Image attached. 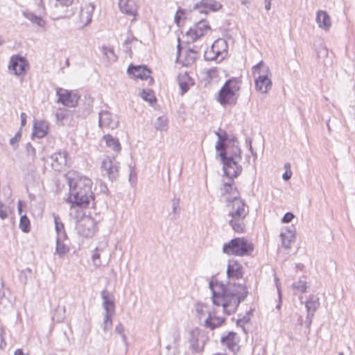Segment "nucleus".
Instances as JSON below:
<instances>
[{
  "mask_svg": "<svg viewBox=\"0 0 355 355\" xmlns=\"http://www.w3.org/2000/svg\"><path fill=\"white\" fill-rule=\"evenodd\" d=\"M280 237L282 239V245L285 248L289 249L291 246V243L294 242V234L291 232L287 230V232H281Z\"/></svg>",
  "mask_w": 355,
  "mask_h": 355,
  "instance_id": "nucleus-33",
  "label": "nucleus"
},
{
  "mask_svg": "<svg viewBox=\"0 0 355 355\" xmlns=\"http://www.w3.org/2000/svg\"><path fill=\"white\" fill-rule=\"evenodd\" d=\"M101 295V298L103 300V306L105 310V312L114 313V309H115L114 302L113 300L110 299L107 291L106 289H104L103 291H102Z\"/></svg>",
  "mask_w": 355,
  "mask_h": 355,
  "instance_id": "nucleus-30",
  "label": "nucleus"
},
{
  "mask_svg": "<svg viewBox=\"0 0 355 355\" xmlns=\"http://www.w3.org/2000/svg\"><path fill=\"white\" fill-rule=\"evenodd\" d=\"M178 83L181 89V94L183 95L194 84L193 80L189 76L187 72L180 73L178 76Z\"/></svg>",
  "mask_w": 355,
  "mask_h": 355,
  "instance_id": "nucleus-27",
  "label": "nucleus"
},
{
  "mask_svg": "<svg viewBox=\"0 0 355 355\" xmlns=\"http://www.w3.org/2000/svg\"><path fill=\"white\" fill-rule=\"evenodd\" d=\"M306 282L303 280H299L293 284V287L295 290L300 293H304L306 291L307 285Z\"/></svg>",
  "mask_w": 355,
  "mask_h": 355,
  "instance_id": "nucleus-42",
  "label": "nucleus"
},
{
  "mask_svg": "<svg viewBox=\"0 0 355 355\" xmlns=\"http://www.w3.org/2000/svg\"><path fill=\"white\" fill-rule=\"evenodd\" d=\"M271 0H265V8L267 10L270 9Z\"/></svg>",
  "mask_w": 355,
  "mask_h": 355,
  "instance_id": "nucleus-64",
  "label": "nucleus"
},
{
  "mask_svg": "<svg viewBox=\"0 0 355 355\" xmlns=\"http://www.w3.org/2000/svg\"><path fill=\"white\" fill-rule=\"evenodd\" d=\"M98 125L102 130H114L118 127L119 120L110 112L102 110L98 113Z\"/></svg>",
  "mask_w": 355,
  "mask_h": 355,
  "instance_id": "nucleus-10",
  "label": "nucleus"
},
{
  "mask_svg": "<svg viewBox=\"0 0 355 355\" xmlns=\"http://www.w3.org/2000/svg\"><path fill=\"white\" fill-rule=\"evenodd\" d=\"M277 292H278V295H279V303L276 306V309L279 310L281 308V304H282V293H281L280 288L277 284Z\"/></svg>",
  "mask_w": 355,
  "mask_h": 355,
  "instance_id": "nucleus-58",
  "label": "nucleus"
},
{
  "mask_svg": "<svg viewBox=\"0 0 355 355\" xmlns=\"http://www.w3.org/2000/svg\"><path fill=\"white\" fill-rule=\"evenodd\" d=\"M320 306L319 297L316 295H311L306 302V309L309 317H313L314 313Z\"/></svg>",
  "mask_w": 355,
  "mask_h": 355,
  "instance_id": "nucleus-28",
  "label": "nucleus"
},
{
  "mask_svg": "<svg viewBox=\"0 0 355 355\" xmlns=\"http://www.w3.org/2000/svg\"><path fill=\"white\" fill-rule=\"evenodd\" d=\"M127 71L129 74H132L136 78L147 80L148 85H150L154 83L153 78L150 76L151 71L146 66L130 65Z\"/></svg>",
  "mask_w": 355,
  "mask_h": 355,
  "instance_id": "nucleus-13",
  "label": "nucleus"
},
{
  "mask_svg": "<svg viewBox=\"0 0 355 355\" xmlns=\"http://www.w3.org/2000/svg\"><path fill=\"white\" fill-rule=\"evenodd\" d=\"M59 2L60 5L62 6L69 7L72 6L74 3H78V0H56Z\"/></svg>",
  "mask_w": 355,
  "mask_h": 355,
  "instance_id": "nucleus-54",
  "label": "nucleus"
},
{
  "mask_svg": "<svg viewBox=\"0 0 355 355\" xmlns=\"http://www.w3.org/2000/svg\"><path fill=\"white\" fill-rule=\"evenodd\" d=\"M78 232L84 237H92L96 232V223L91 217L83 218L78 225Z\"/></svg>",
  "mask_w": 355,
  "mask_h": 355,
  "instance_id": "nucleus-17",
  "label": "nucleus"
},
{
  "mask_svg": "<svg viewBox=\"0 0 355 355\" xmlns=\"http://www.w3.org/2000/svg\"><path fill=\"white\" fill-rule=\"evenodd\" d=\"M155 128L160 131H166L168 128V119L164 116H159L154 124Z\"/></svg>",
  "mask_w": 355,
  "mask_h": 355,
  "instance_id": "nucleus-36",
  "label": "nucleus"
},
{
  "mask_svg": "<svg viewBox=\"0 0 355 355\" xmlns=\"http://www.w3.org/2000/svg\"><path fill=\"white\" fill-rule=\"evenodd\" d=\"M216 68L211 69L208 71V74L210 77H213L216 76Z\"/></svg>",
  "mask_w": 355,
  "mask_h": 355,
  "instance_id": "nucleus-62",
  "label": "nucleus"
},
{
  "mask_svg": "<svg viewBox=\"0 0 355 355\" xmlns=\"http://www.w3.org/2000/svg\"><path fill=\"white\" fill-rule=\"evenodd\" d=\"M66 178L69 187L68 202L73 206L84 208L88 207L91 203L94 205L93 183L90 178L76 171H69Z\"/></svg>",
  "mask_w": 355,
  "mask_h": 355,
  "instance_id": "nucleus-2",
  "label": "nucleus"
},
{
  "mask_svg": "<svg viewBox=\"0 0 355 355\" xmlns=\"http://www.w3.org/2000/svg\"><path fill=\"white\" fill-rule=\"evenodd\" d=\"M92 259L95 266L98 267L101 265L100 254L98 252V249H96V250L93 252Z\"/></svg>",
  "mask_w": 355,
  "mask_h": 355,
  "instance_id": "nucleus-51",
  "label": "nucleus"
},
{
  "mask_svg": "<svg viewBox=\"0 0 355 355\" xmlns=\"http://www.w3.org/2000/svg\"><path fill=\"white\" fill-rule=\"evenodd\" d=\"M220 342L223 346L226 347L234 354L240 350V338L236 332L230 331L226 335L222 336Z\"/></svg>",
  "mask_w": 355,
  "mask_h": 355,
  "instance_id": "nucleus-14",
  "label": "nucleus"
},
{
  "mask_svg": "<svg viewBox=\"0 0 355 355\" xmlns=\"http://www.w3.org/2000/svg\"><path fill=\"white\" fill-rule=\"evenodd\" d=\"M254 250L253 245L245 238H235L223 245L224 253L236 256L249 255Z\"/></svg>",
  "mask_w": 355,
  "mask_h": 355,
  "instance_id": "nucleus-5",
  "label": "nucleus"
},
{
  "mask_svg": "<svg viewBox=\"0 0 355 355\" xmlns=\"http://www.w3.org/2000/svg\"><path fill=\"white\" fill-rule=\"evenodd\" d=\"M53 219H54V223H55V231H56L57 234L62 231H64V224L60 220V216L58 215L54 214Z\"/></svg>",
  "mask_w": 355,
  "mask_h": 355,
  "instance_id": "nucleus-46",
  "label": "nucleus"
},
{
  "mask_svg": "<svg viewBox=\"0 0 355 355\" xmlns=\"http://www.w3.org/2000/svg\"><path fill=\"white\" fill-rule=\"evenodd\" d=\"M241 80L240 78H231L228 79L221 87L218 101L223 105H235L241 89Z\"/></svg>",
  "mask_w": 355,
  "mask_h": 355,
  "instance_id": "nucleus-4",
  "label": "nucleus"
},
{
  "mask_svg": "<svg viewBox=\"0 0 355 355\" xmlns=\"http://www.w3.org/2000/svg\"><path fill=\"white\" fill-rule=\"evenodd\" d=\"M92 107H93V101L92 99L87 100L85 103V107L83 110L82 115L84 117L87 116L92 112Z\"/></svg>",
  "mask_w": 355,
  "mask_h": 355,
  "instance_id": "nucleus-45",
  "label": "nucleus"
},
{
  "mask_svg": "<svg viewBox=\"0 0 355 355\" xmlns=\"http://www.w3.org/2000/svg\"><path fill=\"white\" fill-rule=\"evenodd\" d=\"M222 163L223 164V170L225 175L230 179L236 178L242 171V167L239 165L236 159L232 157L225 155V153L220 155Z\"/></svg>",
  "mask_w": 355,
  "mask_h": 355,
  "instance_id": "nucleus-8",
  "label": "nucleus"
},
{
  "mask_svg": "<svg viewBox=\"0 0 355 355\" xmlns=\"http://www.w3.org/2000/svg\"><path fill=\"white\" fill-rule=\"evenodd\" d=\"M141 96L144 101L149 102L150 104L156 101V98L150 89H143Z\"/></svg>",
  "mask_w": 355,
  "mask_h": 355,
  "instance_id": "nucleus-40",
  "label": "nucleus"
},
{
  "mask_svg": "<svg viewBox=\"0 0 355 355\" xmlns=\"http://www.w3.org/2000/svg\"><path fill=\"white\" fill-rule=\"evenodd\" d=\"M68 111L66 109H60L55 113L56 119L62 121L67 116Z\"/></svg>",
  "mask_w": 355,
  "mask_h": 355,
  "instance_id": "nucleus-50",
  "label": "nucleus"
},
{
  "mask_svg": "<svg viewBox=\"0 0 355 355\" xmlns=\"http://www.w3.org/2000/svg\"><path fill=\"white\" fill-rule=\"evenodd\" d=\"M232 201V206L229 211L228 216L231 218L229 220V224L233 230L236 233H243L245 230V218L248 215V209L244 200L237 196H234L232 199H227Z\"/></svg>",
  "mask_w": 355,
  "mask_h": 355,
  "instance_id": "nucleus-3",
  "label": "nucleus"
},
{
  "mask_svg": "<svg viewBox=\"0 0 355 355\" xmlns=\"http://www.w3.org/2000/svg\"><path fill=\"white\" fill-rule=\"evenodd\" d=\"M94 8L95 7L92 3L85 4L81 8L79 14V19L83 26H87L92 21V14Z\"/></svg>",
  "mask_w": 355,
  "mask_h": 355,
  "instance_id": "nucleus-22",
  "label": "nucleus"
},
{
  "mask_svg": "<svg viewBox=\"0 0 355 355\" xmlns=\"http://www.w3.org/2000/svg\"><path fill=\"white\" fill-rule=\"evenodd\" d=\"M195 311L198 319L201 321L211 310L209 309L207 304L198 302L195 305Z\"/></svg>",
  "mask_w": 355,
  "mask_h": 355,
  "instance_id": "nucleus-32",
  "label": "nucleus"
},
{
  "mask_svg": "<svg viewBox=\"0 0 355 355\" xmlns=\"http://www.w3.org/2000/svg\"><path fill=\"white\" fill-rule=\"evenodd\" d=\"M172 203V213L174 214V216L172 218V220L176 219V215L180 212V200L178 198H174L171 200Z\"/></svg>",
  "mask_w": 355,
  "mask_h": 355,
  "instance_id": "nucleus-44",
  "label": "nucleus"
},
{
  "mask_svg": "<svg viewBox=\"0 0 355 355\" xmlns=\"http://www.w3.org/2000/svg\"><path fill=\"white\" fill-rule=\"evenodd\" d=\"M234 181L231 179L230 182L225 183L223 184V192L222 194H230L232 195V197L237 196V198H239V193L237 191L236 188L233 186ZM232 198L231 199H232Z\"/></svg>",
  "mask_w": 355,
  "mask_h": 355,
  "instance_id": "nucleus-35",
  "label": "nucleus"
},
{
  "mask_svg": "<svg viewBox=\"0 0 355 355\" xmlns=\"http://www.w3.org/2000/svg\"><path fill=\"white\" fill-rule=\"evenodd\" d=\"M48 125L44 121H35L33 125V136L43 138L47 134Z\"/></svg>",
  "mask_w": 355,
  "mask_h": 355,
  "instance_id": "nucleus-29",
  "label": "nucleus"
},
{
  "mask_svg": "<svg viewBox=\"0 0 355 355\" xmlns=\"http://www.w3.org/2000/svg\"><path fill=\"white\" fill-rule=\"evenodd\" d=\"M56 94L58 96V102L61 103L64 106L75 107L78 103L79 96L76 94H71L67 90L58 88L56 90Z\"/></svg>",
  "mask_w": 355,
  "mask_h": 355,
  "instance_id": "nucleus-16",
  "label": "nucleus"
},
{
  "mask_svg": "<svg viewBox=\"0 0 355 355\" xmlns=\"http://www.w3.org/2000/svg\"><path fill=\"white\" fill-rule=\"evenodd\" d=\"M14 355H29L28 354H24L21 349H17L15 350Z\"/></svg>",
  "mask_w": 355,
  "mask_h": 355,
  "instance_id": "nucleus-63",
  "label": "nucleus"
},
{
  "mask_svg": "<svg viewBox=\"0 0 355 355\" xmlns=\"http://www.w3.org/2000/svg\"><path fill=\"white\" fill-rule=\"evenodd\" d=\"M227 275L228 278H241L243 275L242 266L236 261H230L227 268Z\"/></svg>",
  "mask_w": 355,
  "mask_h": 355,
  "instance_id": "nucleus-23",
  "label": "nucleus"
},
{
  "mask_svg": "<svg viewBox=\"0 0 355 355\" xmlns=\"http://www.w3.org/2000/svg\"><path fill=\"white\" fill-rule=\"evenodd\" d=\"M119 7L121 12L132 17H135L137 7L133 0H119Z\"/></svg>",
  "mask_w": 355,
  "mask_h": 355,
  "instance_id": "nucleus-24",
  "label": "nucleus"
},
{
  "mask_svg": "<svg viewBox=\"0 0 355 355\" xmlns=\"http://www.w3.org/2000/svg\"><path fill=\"white\" fill-rule=\"evenodd\" d=\"M26 113L24 112H21V114H20V118H21V126L23 127L26 125Z\"/></svg>",
  "mask_w": 355,
  "mask_h": 355,
  "instance_id": "nucleus-60",
  "label": "nucleus"
},
{
  "mask_svg": "<svg viewBox=\"0 0 355 355\" xmlns=\"http://www.w3.org/2000/svg\"><path fill=\"white\" fill-rule=\"evenodd\" d=\"M269 69L263 61L259 62L252 67L254 76L258 75L255 78V88L262 94H266L272 88V81L268 76Z\"/></svg>",
  "mask_w": 355,
  "mask_h": 355,
  "instance_id": "nucleus-6",
  "label": "nucleus"
},
{
  "mask_svg": "<svg viewBox=\"0 0 355 355\" xmlns=\"http://www.w3.org/2000/svg\"><path fill=\"white\" fill-rule=\"evenodd\" d=\"M29 64L25 58L16 55L10 58L9 69L14 71L17 76L24 73L28 69Z\"/></svg>",
  "mask_w": 355,
  "mask_h": 355,
  "instance_id": "nucleus-15",
  "label": "nucleus"
},
{
  "mask_svg": "<svg viewBox=\"0 0 355 355\" xmlns=\"http://www.w3.org/2000/svg\"><path fill=\"white\" fill-rule=\"evenodd\" d=\"M115 331L119 334H121L122 340L125 342L126 341V336L124 334V327L121 323L118 324L115 327Z\"/></svg>",
  "mask_w": 355,
  "mask_h": 355,
  "instance_id": "nucleus-53",
  "label": "nucleus"
},
{
  "mask_svg": "<svg viewBox=\"0 0 355 355\" xmlns=\"http://www.w3.org/2000/svg\"><path fill=\"white\" fill-rule=\"evenodd\" d=\"M225 320V318L217 316L216 311L214 309L209 313V315L204 320L202 325L213 330L223 324Z\"/></svg>",
  "mask_w": 355,
  "mask_h": 355,
  "instance_id": "nucleus-21",
  "label": "nucleus"
},
{
  "mask_svg": "<svg viewBox=\"0 0 355 355\" xmlns=\"http://www.w3.org/2000/svg\"><path fill=\"white\" fill-rule=\"evenodd\" d=\"M102 52L109 61H116V56L112 48L103 46Z\"/></svg>",
  "mask_w": 355,
  "mask_h": 355,
  "instance_id": "nucleus-41",
  "label": "nucleus"
},
{
  "mask_svg": "<svg viewBox=\"0 0 355 355\" xmlns=\"http://www.w3.org/2000/svg\"><path fill=\"white\" fill-rule=\"evenodd\" d=\"M209 287L212 293V302L216 306H222L223 312L231 315L236 312L241 302L245 300L248 292L245 285L229 283L224 286L216 280H211Z\"/></svg>",
  "mask_w": 355,
  "mask_h": 355,
  "instance_id": "nucleus-1",
  "label": "nucleus"
},
{
  "mask_svg": "<svg viewBox=\"0 0 355 355\" xmlns=\"http://www.w3.org/2000/svg\"><path fill=\"white\" fill-rule=\"evenodd\" d=\"M221 8V4L214 0H200L195 4L193 8L201 13L209 11H217Z\"/></svg>",
  "mask_w": 355,
  "mask_h": 355,
  "instance_id": "nucleus-19",
  "label": "nucleus"
},
{
  "mask_svg": "<svg viewBox=\"0 0 355 355\" xmlns=\"http://www.w3.org/2000/svg\"><path fill=\"white\" fill-rule=\"evenodd\" d=\"M8 216L7 211L5 208V205L0 200V218L3 220L6 218Z\"/></svg>",
  "mask_w": 355,
  "mask_h": 355,
  "instance_id": "nucleus-55",
  "label": "nucleus"
},
{
  "mask_svg": "<svg viewBox=\"0 0 355 355\" xmlns=\"http://www.w3.org/2000/svg\"><path fill=\"white\" fill-rule=\"evenodd\" d=\"M177 61H180L183 66L188 67L192 65L197 58L198 51L194 48H189L184 55L183 58H180V44H178Z\"/></svg>",
  "mask_w": 355,
  "mask_h": 355,
  "instance_id": "nucleus-20",
  "label": "nucleus"
},
{
  "mask_svg": "<svg viewBox=\"0 0 355 355\" xmlns=\"http://www.w3.org/2000/svg\"><path fill=\"white\" fill-rule=\"evenodd\" d=\"M21 130H19L15 136L10 139V144L13 147V148L15 150L18 147V142L21 139Z\"/></svg>",
  "mask_w": 355,
  "mask_h": 355,
  "instance_id": "nucleus-47",
  "label": "nucleus"
},
{
  "mask_svg": "<svg viewBox=\"0 0 355 355\" xmlns=\"http://www.w3.org/2000/svg\"><path fill=\"white\" fill-rule=\"evenodd\" d=\"M56 253L61 257L69 251V246L64 242H56Z\"/></svg>",
  "mask_w": 355,
  "mask_h": 355,
  "instance_id": "nucleus-37",
  "label": "nucleus"
},
{
  "mask_svg": "<svg viewBox=\"0 0 355 355\" xmlns=\"http://www.w3.org/2000/svg\"><path fill=\"white\" fill-rule=\"evenodd\" d=\"M315 21L319 28L327 31L331 26L330 16L324 10H318L316 13Z\"/></svg>",
  "mask_w": 355,
  "mask_h": 355,
  "instance_id": "nucleus-25",
  "label": "nucleus"
},
{
  "mask_svg": "<svg viewBox=\"0 0 355 355\" xmlns=\"http://www.w3.org/2000/svg\"><path fill=\"white\" fill-rule=\"evenodd\" d=\"M292 175V172L291 170H286L285 173L282 175L283 180L287 181L291 179Z\"/></svg>",
  "mask_w": 355,
  "mask_h": 355,
  "instance_id": "nucleus-59",
  "label": "nucleus"
},
{
  "mask_svg": "<svg viewBox=\"0 0 355 355\" xmlns=\"http://www.w3.org/2000/svg\"><path fill=\"white\" fill-rule=\"evenodd\" d=\"M26 150L28 156L31 157L32 160H34L36 157V152L35 148L32 146L31 143L26 144Z\"/></svg>",
  "mask_w": 355,
  "mask_h": 355,
  "instance_id": "nucleus-49",
  "label": "nucleus"
},
{
  "mask_svg": "<svg viewBox=\"0 0 355 355\" xmlns=\"http://www.w3.org/2000/svg\"><path fill=\"white\" fill-rule=\"evenodd\" d=\"M189 342L190 348L193 352H200L205 346L204 333L198 328H195L189 331Z\"/></svg>",
  "mask_w": 355,
  "mask_h": 355,
  "instance_id": "nucleus-9",
  "label": "nucleus"
},
{
  "mask_svg": "<svg viewBox=\"0 0 355 355\" xmlns=\"http://www.w3.org/2000/svg\"><path fill=\"white\" fill-rule=\"evenodd\" d=\"M250 320V318L246 316H243L242 318H240L237 320V324H239L240 323H247Z\"/></svg>",
  "mask_w": 355,
  "mask_h": 355,
  "instance_id": "nucleus-61",
  "label": "nucleus"
},
{
  "mask_svg": "<svg viewBox=\"0 0 355 355\" xmlns=\"http://www.w3.org/2000/svg\"><path fill=\"white\" fill-rule=\"evenodd\" d=\"M101 168L103 175H107L112 182L116 180L119 177V163L110 158L103 159L101 164Z\"/></svg>",
  "mask_w": 355,
  "mask_h": 355,
  "instance_id": "nucleus-12",
  "label": "nucleus"
},
{
  "mask_svg": "<svg viewBox=\"0 0 355 355\" xmlns=\"http://www.w3.org/2000/svg\"><path fill=\"white\" fill-rule=\"evenodd\" d=\"M216 135L218 137V141H221V142L227 143L230 140L227 139V134L225 131L222 130L221 132H216Z\"/></svg>",
  "mask_w": 355,
  "mask_h": 355,
  "instance_id": "nucleus-52",
  "label": "nucleus"
},
{
  "mask_svg": "<svg viewBox=\"0 0 355 355\" xmlns=\"http://www.w3.org/2000/svg\"><path fill=\"white\" fill-rule=\"evenodd\" d=\"M114 314L112 312H105L104 318H103V331H107L111 329L112 321V315Z\"/></svg>",
  "mask_w": 355,
  "mask_h": 355,
  "instance_id": "nucleus-39",
  "label": "nucleus"
},
{
  "mask_svg": "<svg viewBox=\"0 0 355 355\" xmlns=\"http://www.w3.org/2000/svg\"><path fill=\"white\" fill-rule=\"evenodd\" d=\"M103 139L105 141L107 146L114 151L116 153H119L121 151V144L117 138L112 137L111 135H106L103 136Z\"/></svg>",
  "mask_w": 355,
  "mask_h": 355,
  "instance_id": "nucleus-31",
  "label": "nucleus"
},
{
  "mask_svg": "<svg viewBox=\"0 0 355 355\" xmlns=\"http://www.w3.org/2000/svg\"><path fill=\"white\" fill-rule=\"evenodd\" d=\"M68 153L60 151L51 156L52 168L56 171H61L67 166Z\"/></svg>",
  "mask_w": 355,
  "mask_h": 355,
  "instance_id": "nucleus-18",
  "label": "nucleus"
},
{
  "mask_svg": "<svg viewBox=\"0 0 355 355\" xmlns=\"http://www.w3.org/2000/svg\"><path fill=\"white\" fill-rule=\"evenodd\" d=\"M227 156L232 157L234 159H241V150L238 146L237 139L233 137L227 143Z\"/></svg>",
  "mask_w": 355,
  "mask_h": 355,
  "instance_id": "nucleus-26",
  "label": "nucleus"
},
{
  "mask_svg": "<svg viewBox=\"0 0 355 355\" xmlns=\"http://www.w3.org/2000/svg\"><path fill=\"white\" fill-rule=\"evenodd\" d=\"M31 274L32 270L30 268H26V269L22 270L19 275L20 282L22 284H26L28 277H31Z\"/></svg>",
  "mask_w": 355,
  "mask_h": 355,
  "instance_id": "nucleus-43",
  "label": "nucleus"
},
{
  "mask_svg": "<svg viewBox=\"0 0 355 355\" xmlns=\"http://www.w3.org/2000/svg\"><path fill=\"white\" fill-rule=\"evenodd\" d=\"M216 150L219 151V155L222 153H225V157L227 156V143L224 144V142H221V141H217L216 144Z\"/></svg>",
  "mask_w": 355,
  "mask_h": 355,
  "instance_id": "nucleus-48",
  "label": "nucleus"
},
{
  "mask_svg": "<svg viewBox=\"0 0 355 355\" xmlns=\"http://www.w3.org/2000/svg\"><path fill=\"white\" fill-rule=\"evenodd\" d=\"M228 45L225 40L219 38L214 42L211 48L205 51L206 60L220 62L227 54Z\"/></svg>",
  "mask_w": 355,
  "mask_h": 355,
  "instance_id": "nucleus-7",
  "label": "nucleus"
},
{
  "mask_svg": "<svg viewBox=\"0 0 355 355\" xmlns=\"http://www.w3.org/2000/svg\"><path fill=\"white\" fill-rule=\"evenodd\" d=\"M19 228L22 232L27 233L30 231V220L26 215H21L19 220Z\"/></svg>",
  "mask_w": 355,
  "mask_h": 355,
  "instance_id": "nucleus-38",
  "label": "nucleus"
},
{
  "mask_svg": "<svg viewBox=\"0 0 355 355\" xmlns=\"http://www.w3.org/2000/svg\"><path fill=\"white\" fill-rule=\"evenodd\" d=\"M210 30L211 27L208 23L206 21L201 20L189 28L187 32V35L190 37L191 42H194L198 39L204 36Z\"/></svg>",
  "mask_w": 355,
  "mask_h": 355,
  "instance_id": "nucleus-11",
  "label": "nucleus"
},
{
  "mask_svg": "<svg viewBox=\"0 0 355 355\" xmlns=\"http://www.w3.org/2000/svg\"><path fill=\"white\" fill-rule=\"evenodd\" d=\"M67 239V236L65 231L64 230L57 234L56 242H64Z\"/></svg>",
  "mask_w": 355,
  "mask_h": 355,
  "instance_id": "nucleus-56",
  "label": "nucleus"
},
{
  "mask_svg": "<svg viewBox=\"0 0 355 355\" xmlns=\"http://www.w3.org/2000/svg\"><path fill=\"white\" fill-rule=\"evenodd\" d=\"M24 16L29 19L32 23L37 24L40 27H44L46 24V21L41 17L37 16L31 12H24Z\"/></svg>",
  "mask_w": 355,
  "mask_h": 355,
  "instance_id": "nucleus-34",
  "label": "nucleus"
},
{
  "mask_svg": "<svg viewBox=\"0 0 355 355\" xmlns=\"http://www.w3.org/2000/svg\"><path fill=\"white\" fill-rule=\"evenodd\" d=\"M294 218V215L291 212H287L284 214V217L282 218V222L283 223H289L292 220V219Z\"/></svg>",
  "mask_w": 355,
  "mask_h": 355,
  "instance_id": "nucleus-57",
  "label": "nucleus"
}]
</instances>
